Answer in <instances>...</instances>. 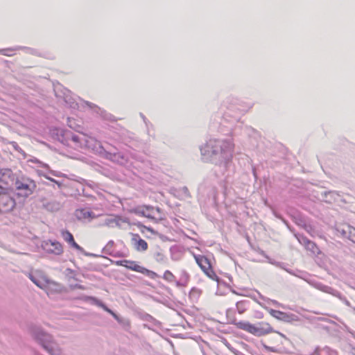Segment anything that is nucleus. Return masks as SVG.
I'll return each instance as SVG.
<instances>
[{
  "mask_svg": "<svg viewBox=\"0 0 355 355\" xmlns=\"http://www.w3.org/2000/svg\"><path fill=\"white\" fill-rule=\"evenodd\" d=\"M235 324L237 328L258 337L275 332L270 324L264 321L258 322L254 324L250 323L248 321H239Z\"/></svg>",
  "mask_w": 355,
  "mask_h": 355,
  "instance_id": "1",
  "label": "nucleus"
},
{
  "mask_svg": "<svg viewBox=\"0 0 355 355\" xmlns=\"http://www.w3.org/2000/svg\"><path fill=\"white\" fill-rule=\"evenodd\" d=\"M33 336L44 347L50 355H62V349L52 340V337L44 331L37 329L33 331Z\"/></svg>",
  "mask_w": 355,
  "mask_h": 355,
  "instance_id": "2",
  "label": "nucleus"
},
{
  "mask_svg": "<svg viewBox=\"0 0 355 355\" xmlns=\"http://www.w3.org/2000/svg\"><path fill=\"white\" fill-rule=\"evenodd\" d=\"M15 187L17 196L26 199L34 193L37 185L33 180L22 177L15 180Z\"/></svg>",
  "mask_w": 355,
  "mask_h": 355,
  "instance_id": "3",
  "label": "nucleus"
},
{
  "mask_svg": "<svg viewBox=\"0 0 355 355\" xmlns=\"http://www.w3.org/2000/svg\"><path fill=\"white\" fill-rule=\"evenodd\" d=\"M207 146L212 149V153L214 155L231 154L234 150V144L232 141L210 140Z\"/></svg>",
  "mask_w": 355,
  "mask_h": 355,
  "instance_id": "4",
  "label": "nucleus"
},
{
  "mask_svg": "<svg viewBox=\"0 0 355 355\" xmlns=\"http://www.w3.org/2000/svg\"><path fill=\"white\" fill-rule=\"evenodd\" d=\"M193 257L198 266L204 272V274L212 280H216L218 276L214 272L210 261L207 257L203 255L193 254Z\"/></svg>",
  "mask_w": 355,
  "mask_h": 355,
  "instance_id": "5",
  "label": "nucleus"
},
{
  "mask_svg": "<svg viewBox=\"0 0 355 355\" xmlns=\"http://www.w3.org/2000/svg\"><path fill=\"white\" fill-rule=\"evenodd\" d=\"M9 191L5 189L0 193V212H10L16 207V200Z\"/></svg>",
  "mask_w": 355,
  "mask_h": 355,
  "instance_id": "6",
  "label": "nucleus"
},
{
  "mask_svg": "<svg viewBox=\"0 0 355 355\" xmlns=\"http://www.w3.org/2000/svg\"><path fill=\"white\" fill-rule=\"evenodd\" d=\"M116 265L125 267L132 271L138 272L141 274L146 275L150 278H154L157 276V274L140 265H139L135 261L123 259L116 261Z\"/></svg>",
  "mask_w": 355,
  "mask_h": 355,
  "instance_id": "7",
  "label": "nucleus"
},
{
  "mask_svg": "<svg viewBox=\"0 0 355 355\" xmlns=\"http://www.w3.org/2000/svg\"><path fill=\"white\" fill-rule=\"evenodd\" d=\"M70 140L73 142L74 148H92L93 143H96V141L92 138L89 137L85 134L80 135H71Z\"/></svg>",
  "mask_w": 355,
  "mask_h": 355,
  "instance_id": "8",
  "label": "nucleus"
},
{
  "mask_svg": "<svg viewBox=\"0 0 355 355\" xmlns=\"http://www.w3.org/2000/svg\"><path fill=\"white\" fill-rule=\"evenodd\" d=\"M274 333H276L277 336H273L270 338V341L272 342V345L270 346H265V347L270 352H279V350L282 349V347L283 346L284 340H286L288 338L284 334H283L279 331H275Z\"/></svg>",
  "mask_w": 355,
  "mask_h": 355,
  "instance_id": "9",
  "label": "nucleus"
},
{
  "mask_svg": "<svg viewBox=\"0 0 355 355\" xmlns=\"http://www.w3.org/2000/svg\"><path fill=\"white\" fill-rule=\"evenodd\" d=\"M130 243L135 250L138 252H144L148 250V243L141 238L138 234L130 233Z\"/></svg>",
  "mask_w": 355,
  "mask_h": 355,
  "instance_id": "10",
  "label": "nucleus"
},
{
  "mask_svg": "<svg viewBox=\"0 0 355 355\" xmlns=\"http://www.w3.org/2000/svg\"><path fill=\"white\" fill-rule=\"evenodd\" d=\"M43 249L49 254L60 255L63 253L62 245L56 241H46L42 245Z\"/></svg>",
  "mask_w": 355,
  "mask_h": 355,
  "instance_id": "11",
  "label": "nucleus"
},
{
  "mask_svg": "<svg viewBox=\"0 0 355 355\" xmlns=\"http://www.w3.org/2000/svg\"><path fill=\"white\" fill-rule=\"evenodd\" d=\"M15 180V175L10 169L0 170V182L5 185L12 184Z\"/></svg>",
  "mask_w": 355,
  "mask_h": 355,
  "instance_id": "12",
  "label": "nucleus"
},
{
  "mask_svg": "<svg viewBox=\"0 0 355 355\" xmlns=\"http://www.w3.org/2000/svg\"><path fill=\"white\" fill-rule=\"evenodd\" d=\"M61 235L63 239L70 245L71 247L78 251H82L83 248L75 241L73 236L68 230H62Z\"/></svg>",
  "mask_w": 355,
  "mask_h": 355,
  "instance_id": "13",
  "label": "nucleus"
},
{
  "mask_svg": "<svg viewBox=\"0 0 355 355\" xmlns=\"http://www.w3.org/2000/svg\"><path fill=\"white\" fill-rule=\"evenodd\" d=\"M267 311L271 316L276 319L284 320L287 318L286 313L281 311L272 309H267Z\"/></svg>",
  "mask_w": 355,
  "mask_h": 355,
  "instance_id": "14",
  "label": "nucleus"
},
{
  "mask_svg": "<svg viewBox=\"0 0 355 355\" xmlns=\"http://www.w3.org/2000/svg\"><path fill=\"white\" fill-rule=\"evenodd\" d=\"M250 302L247 300H241L236 303V306L239 314L244 313L249 307Z\"/></svg>",
  "mask_w": 355,
  "mask_h": 355,
  "instance_id": "15",
  "label": "nucleus"
},
{
  "mask_svg": "<svg viewBox=\"0 0 355 355\" xmlns=\"http://www.w3.org/2000/svg\"><path fill=\"white\" fill-rule=\"evenodd\" d=\"M136 225L137 226V227L140 230L142 234H144L145 233V230H147L148 232H151L152 234H155V231L153 230V228L150 227H147L144 225H143L141 223H137L136 224Z\"/></svg>",
  "mask_w": 355,
  "mask_h": 355,
  "instance_id": "16",
  "label": "nucleus"
},
{
  "mask_svg": "<svg viewBox=\"0 0 355 355\" xmlns=\"http://www.w3.org/2000/svg\"><path fill=\"white\" fill-rule=\"evenodd\" d=\"M15 49L8 48L0 50V54L5 56H13L15 53Z\"/></svg>",
  "mask_w": 355,
  "mask_h": 355,
  "instance_id": "17",
  "label": "nucleus"
},
{
  "mask_svg": "<svg viewBox=\"0 0 355 355\" xmlns=\"http://www.w3.org/2000/svg\"><path fill=\"white\" fill-rule=\"evenodd\" d=\"M305 246L308 250H311L313 252H315L316 250H318L316 245L309 240L305 242Z\"/></svg>",
  "mask_w": 355,
  "mask_h": 355,
  "instance_id": "18",
  "label": "nucleus"
},
{
  "mask_svg": "<svg viewBox=\"0 0 355 355\" xmlns=\"http://www.w3.org/2000/svg\"><path fill=\"white\" fill-rule=\"evenodd\" d=\"M174 278V275L169 270H166L164 273V279L167 281L171 282Z\"/></svg>",
  "mask_w": 355,
  "mask_h": 355,
  "instance_id": "19",
  "label": "nucleus"
},
{
  "mask_svg": "<svg viewBox=\"0 0 355 355\" xmlns=\"http://www.w3.org/2000/svg\"><path fill=\"white\" fill-rule=\"evenodd\" d=\"M98 305L99 306H101V308H103V310H105L106 312H107V313H112V310H111V309H110L108 307H107L104 304H103V303L100 302V303H98Z\"/></svg>",
  "mask_w": 355,
  "mask_h": 355,
  "instance_id": "20",
  "label": "nucleus"
},
{
  "mask_svg": "<svg viewBox=\"0 0 355 355\" xmlns=\"http://www.w3.org/2000/svg\"><path fill=\"white\" fill-rule=\"evenodd\" d=\"M30 278L32 280V282L34 284H35L38 287L42 288V286L39 281L36 280L33 276H31Z\"/></svg>",
  "mask_w": 355,
  "mask_h": 355,
  "instance_id": "21",
  "label": "nucleus"
},
{
  "mask_svg": "<svg viewBox=\"0 0 355 355\" xmlns=\"http://www.w3.org/2000/svg\"><path fill=\"white\" fill-rule=\"evenodd\" d=\"M115 319H118V316L116 313H114L112 311V313H110Z\"/></svg>",
  "mask_w": 355,
  "mask_h": 355,
  "instance_id": "22",
  "label": "nucleus"
},
{
  "mask_svg": "<svg viewBox=\"0 0 355 355\" xmlns=\"http://www.w3.org/2000/svg\"><path fill=\"white\" fill-rule=\"evenodd\" d=\"M141 214H142L143 216H144L147 217V218H151V216H150L145 214V213H144V212H141Z\"/></svg>",
  "mask_w": 355,
  "mask_h": 355,
  "instance_id": "23",
  "label": "nucleus"
},
{
  "mask_svg": "<svg viewBox=\"0 0 355 355\" xmlns=\"http://www.w3.org/2000/svg\"><path fill=\"white\" fill-rule=\"evenodd\" d=\"M5 189V188H3L2 187L0 186V193L3 190Z\"/></svg>",
  "mask_w": 355,
  "mask_h": 355,
  "instance_id": "24",
  "label": "nucleus"
},
{
  "mask_svg": "<svg viewBox=\"0 0 355 355\" xmlns=\"http://www.w3.org/2000/svg\"><path fill=\"white\" fill-rule=\"evenodd\" d=\"M259 318H263V314H261V316L259 317Z\"/></svg>",
  "mask_w": 355,
  "mask_h": 355,
  "instance_id": "25",
  "label": "nucleus"
}]
</instances>
